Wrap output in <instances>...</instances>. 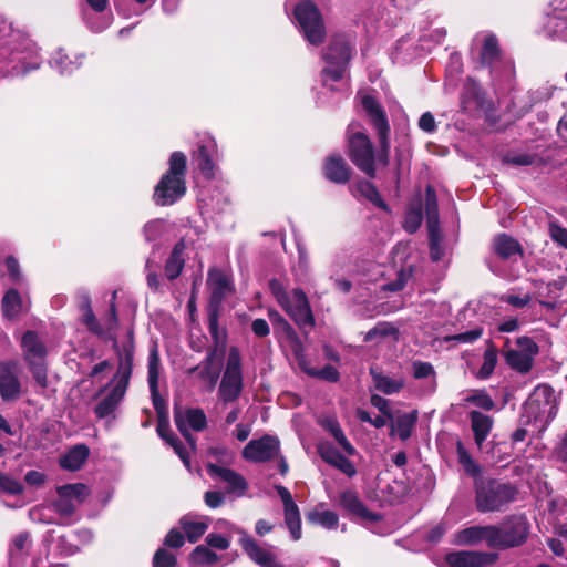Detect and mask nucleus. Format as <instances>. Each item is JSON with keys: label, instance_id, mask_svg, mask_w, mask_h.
I'll return each instance as SVG.
<instances>
[{"label": "nucleus", "instance_id": "nucleus-1", "mask_svg": "<svg viewBox=\"0 0 567 567\" xmlns=\"http://www.w3.org/2000/svg\"><path fill=\"white\" fill-rule=\"evenodd\" d=\"M185 155L181 152L173 153L169 159V171L155 188L154 199L156 204L162 206L172 205L185 194Z\"/></svg>", "mask_w": 567, "mask_h": 567}, {"label": "nucleus", "instance_id": "nucleus-2", "mask_svg": "<svg viewBox=\"0 0 567 567\" xmlns=\"http://www.w3.org/2000/svg\"><path fill=\"white\" fill-rule=\"evenodd\" d=\"M270 290L277 302L300 328L315 324L308 298L301 289L286 291L280 282L272 280Z\"/></svg>", "mask_w": 567, "mask_h": 567}, {"label": "nucleus", "instance_id": "nucleus-3", "mask_svg": "<svg viewBox=\"0 0 567 567\" xmlns=\"http://www.w3.org/2000/svg\"><path fill=\"white\" fill-rule=\"evenodd\" d=\"M352 47L348 38L343 35L334 37L323 51L322 58L326 66L321 72L322 82L328 85L330 81H340L351 59Z\"/></svg>", "mask_w": 567, "mask_h": 567}, {"label": "nucleus", "instance_id": "nucleus-4", "mask_svg": "<svg viewBox=\"0 0 567 567\" xmlns=\"http://www.w3.org/2000/svg\"><path fill=\"white\" fill-rule=\"evenodd\" d=\"M557 413V403L554 390L548 385H538L524 404V415L529 422L534 421L542 426L548 424Z\"/></svg>", "mask_w": 567, "mask_h": 567}, {"label": "nucleus", "instance_id": "nucleus-5", "mask_svg": "<svg viewBox=\"0 0 567 567\" xmlns=\"http://www.w3.org/2000/svg\"><path fill=\"white\" fill-rule=\"evenodd\" d=\"M355 125H350L349 127V156L352 163L365 173L369 177L375 176V162H379L381 165L385 166L382 162L379 161V155L377 157L373 153V147L370 138L367 134L360 131H354Z\"/></svg>", "mask_w": 567, "mask_h": 567}, {"label": "nucleus", "instance_id": "nucleus-6", "mask_svg": "<svg viewBox=\"0 0 567 567\" xmlns=\"http://www.w3.org/2000/svg\"><path fill=\"white\" fill-rule=\"evenodd\" d=\"M133 353L127 350L125 360L121 362L117 373L111 382V390L107 395L96 405L95 413L103 419L110 415L123 399L132 371Z\"/></svg>", "mask_w": 567, "mask_h": 567}, {"label": "nucleus", "instance_id": "nucleus-7", "mask_svg": "<svg viewBox=\"0 0 567 567\" xmlns=\"http://www.w3.org/2000/svg\"><path fill=\"white\" fill-rule=\"evenodd\" d=\"M244 388L241 359L237 348L231 347L228 352L226 368L218 389V398L224 403L236 401Z\"/></svg>", "mask_w": 567, "mask_h": 567}, {"label": "nucleus", "instance_id": "nucleus-8", "mask_svg": "<svg viewBox=\"0 0 567 567\" xmlns=\"http://www.w3.org/2000/svg\"><path fill=\"white\" fill-rule=\"evenodd\" d=\"M293 13L307 41L312 45H320L326 38V28L317 6L306 0L297 4Z\"/></svg>", "mask_w": 567, "mask_h": 567}, {"label": "nucleus", "instance_id": "nucleus-9", "mask_svg": "<svg viewBox=\"0 0 567 567\" xmlns=\"http://www.w3.org/2000/svg\"><path fill=\"white\" fill-rule=\"evenodd\" d=\"M21 348L23 358L29 364L37 383L41 388H45L48 385V375L44 362L47 355L44 343L39 339L35 332L27 331L21 338Z\"/></svg>", "mask_w": 567, "mask_h": 567}, {"label": "nucleus", "instance_id": "nucleus-10", "mask_svg": "<svg viewBox=\"0 0 567 567\" xmlns=\"http://www.w3.org/2000/svg\"><path fill=\"white\" fill-rule=\"evenodd\" d=\"M528 522L524 516H512L499 526H493L492 548L506 549L525 543L528 536Z\"/></svg>", "mask_w": 567, "mask_h": 567}, {"label": "nucleus", "instance_id": "nucleus-11", "mask_svg": "<svg viewBox=\"0 0 567 567\" xmlns=\"http://www.w3.org/2000/svg\"><path fill=\"white\" fill-rule=\"evenodd\" d=\"M513 496L511 486L496 481L484 482L476 488V506L480 512L499 511Z\"/></svg>", "mask_w": 567, "mask_h": 567}, {"label": "nucleus", "instance_id": "nucleus-12", "mask_svg": "<svg viewBox=\"0 0 567 567\" xmlns=\"http://www.w3.org/2000/svg\"><path fill=\"white\" fill-rule=\"evenodd\" d=\"M362 106L367 114L370 116L371 123L379 135V161L382 162L384 165H388L390 152V126L385 113L380 109L378 102L372 96L369 95L363 96Z\"/></svg>", "mask_w": 567, "mask_h": 567}, {"label": "nucleus", "instance_id": "nucleus-13", "mask_svg": "<svg viewBox=\"0 0 567 567\" xmlns=\"http://www.w3.org/2000/svg\"><path fill=\"white\" fill-rule=\"evenodd\" d=\"M517 349H511L505 353L506 363L514 370L520 373H527L537 355L539 348L528 337H520L517 339Z\"/></svg>", "mask_w": 567, "mask_h": 567}, {"label": "nucleus", "instance_id": "nucleus-14", "mask_svg": "<svg viewBox=\"0 0 567 567\" xmlns=\"http://www.w3.org/2000/svg\"><path fill=\"white\" fill-rule=\"evenodd\" d=\"M279 440L271 435H264L260 439L251 440L243 450V457L246 461L262 463L272 460L279 454Z\"/></svg>", "mask_w": 567, "mask_h": 567}, {"label": "nucleus", "instance_id": "nucleus-15", "mask_svg": "<svg viewBox=\"0 0 567 567\" xmlns=\"http://www.w3.org/2000/svg\"><path fill=\"white\" fill-rule=\"evenodd\" d=\"M59 499L54 503L55 511L63 515H71L75 508L89 496L86 485L66 484L56 488Z\"/></svg>", "mask_w": 567, "mask_h": 567}, {"label": "nucleus", "instance_id": "nucleus-16", "mask_svg": "<svg viewBox=\"0 0 567 567\" xmlns=\"http://www.w3.org/2000/svg\"><path fill=\"white\" fill-rule=\"evenodd\" d=\"M21 395V383L17 375V363L0 362V396L3 401H14Z\"/></svg>", "mask_w": 567, "mask_h": 567}, {"label": "nucleus", "instance_id": "nucleus-17", "mask_svg": "<svg viewBox=\"0 0 567 567\" xmlns=\"http://www.w3.org/2000/svg\"><path fill=\"white\" fill-rule=\"evenodd\" d=\"M175 423L182 435L194 447L195 443L189 434V429L194 431H203L207 425V419L202 409H188L184 412L175 413Z\"/></svg>", "mask_w": 567, "mask_h": 567}, {"label": "nucleus", "instance_id": "nucleus-18", "mask_svg": "<svg viewBox=\"0 0 567 567\" xmlns=\"http://www.w3.org/2000/svg\"><path fill=\"white\" fill-rule=\"evenodd\" d=\"M497 555L484 551H456L446 557L450 567H485L494 564Z\"/></svg>", "mask_w": 567, "mask_h": 567}, {"label": "nucleus", "instance_id": "nucleus-19", "mask_svg": "<svg viewBox=\"0 0 567 567\" xmlns=\"http://www.w3.org/2000/svg\"><path fill=\"white\" fill-rule=\"evenodd\" d=\"M194 372L197 373L203 389L207 392H212L220 374V360L217 358L216 351L210 352L199 365L189 370V373Z\"/></svg>", "mask_w": 567, "mask_h": 567}, {"label": "nucleus", "instance_id": "nucleus-20", "mask_svg": "<svg viewBox=\"0 0 567 567\" xmlns=\"http://www.w3.org/2000/svg\"><path fill=\"white\" fill-rule=\"evenodd\" d=\"M318 453L321 458L329 465L336 467L349 477L357 474V468L348 457L340 453L330 442H320L318 444Z\"/></svg>", "mask_w": 567, "mask_h": 567}, {"label": "nucleus", "instance_id": "nucleus-21", "mask_svg": "<svg viewBox=\"0 0 567 567\" xmlns=\"http://www.w3.org/2000/svg\"><path fill=\"white\" fill-rule=\"evenodd\" d=\"M208 473L215 478H219L227 484L228 493L243 495L247 489V482L239 473L224 466L209 463L207 465Z\"/></svg>", "mask_w": 567, "mask_h": 567}, {"label": "nucleus", "instance_id": "nucleus-22", "mask_svg": "<svg viewBox=\"0 0 567 567\" xmlns=\"http://www.w3.org/2000/svg\"><path fill=\"white\" fill-rule=\"evenodd\" d=\"M493 533V525L471 526L457 532L454 543L460 546H474L485 542L492 548Z\"/></svg>", "mask_w": 567, "mask_h": 567}, {"label": "nucleus", "instance_id": "nucleus-23", "mask_svg": "<svg viewBox=\"0 0 567 567\" xmlns=\"http://www.w3.org/2000/svg\"><path fill=\"white\" fill-rule=\"evenodd\" d=\"M239 542L243 549L256 564L262 567H281L277 561L276 555L260 547L250 536L243 535Z\"/></svg>", "mask_w": 567, "mask_h": 567}, {"label": "nucleus", "instance_id": "nucleus-24", "mask_svg": "<svg viewBox=\"0 0 567 567\" xmlns=\"http://www.w3.org/2000/svg\"><path fill=\"white\" fill-rule=\"evenodd\" d=\"M324 176L338 184H344L350 178V167L339 155L329 156L323 166Z\"/></svg>", "mask_w": 567, "mask_h": 567}, {"label": "nucleus", "instance_id": "nucleus-25", "mask_svg": "<svg viewBox=\"0 0 567 567\" xmlns=\"http://www.w3.org/2000/svg\"><path fill=\"white\" fill-rule=\"evenodd\" d=\"M370 374L372 377L374 388L388 395L399 393L404 386V380L402 378H392L384 374L378 368H371Z\"/></svg>", "mask_w": 567, "mask_h": 567}, {"label": "nucleus", "instance_id": "nucleus-26", "mask_svg": "<svg viewBox=\"0 0 567 567\" xmlns=\"http://www.w3.org/2000/svg\"><path fill=\"white\" fill-rule=\"evenodd\" d=\"M207 282L212 290V301L215 303H219L231 290L227 275L215 268L209 270Z\"/></svg>", "mask_w": 567, "mask_h": 567}, {"label": "nucleus", "instance_id": "nucleus-27", "mask_svg": "<svg viewBox=\"0 0 567 567\" xmlns=\"http://www.w3.org/2000/svg\"><path fill=\"white\" fill-rule=\"evenodd\" d=\"M492 246L494 252L503 259H508L514 255H522L519 243L506 234L497 235L493 239Z\"/></svg>", "mask_w": 567, "mask_h": 567}, {"label": "nucleus", "instance_id": "nucleus-28", "mask_svg": "<svg viewBox=\"0 0 567 567\" xmlns=\"http://www.w3.org/2000/svg\"><path fill=\"white\" fill-rule=\"evenodd\" d=\"M470 417L475 442L481 447L491 432L493 420L491 416L478 411L471 412Z\"/></svg>", "mask_w": 567, "mask_h": 567}, {"label": "nucleus", "instance_id": "nucleus-29", "mask_svg": "<svg viewBox=\"0 0 567 567\" xmlns=\"http://www.w3.org/2000/svg\"><path fill=\"white\" fill-rule=\"evenodd\" d=\"M185 248H186L185 243L183 240L178 241L174 246L172 254L166 261L165 275L169 280L176 279L181 275V272L184 268L185 260H184L183 255H184Z\"/></svg>", "mask_w": 567, "mask_h": 567}, {"label": "nucleus", "instance_id": "nucleus-30", "mask_svg": "<svg viewBox=\"0 0 567 567\" xmlns=\"http://www.w3.org/2000/svg\"><path fill=\"white\" fill-rule=\"evenodd\" d=\"M85 445H75L60 458V465L68 471H78L89 457Z\"/></svg>", "mask_w": 567, "mask_h": 567}, {"label": "nucleus", "instance_id": "nucleus-31", "mask_svg": "<svg viewBox=\"0 0 567 567\" xmlns=\"http://www.w3.org/2000/svg\"><path fill=\"white\" fill-rule=\"evenodd\" d=\"M558 10L554 17L549 19L548 28L561 40L567 41V0H556Z\"/></svg>", "mask_w": 567, "mask_h": 567}, {"label": "nucleus", "instance_id": "nucleus-32", "mask_svg": "<svg viewBox=\"0 0 567 567\" xmlns=\"http://www.w3.org/2000/svg\"><path fill=\"white\" fill-rule=\"evenodd\" d=\"M159 355L156 347H153L148 355V385L154 400V405L158 409V377H159Z\"/></svg>", "mask_w": 567, "mask_h": 567}, {"label": "nucleus", "instance_id": "nucleus-33", "mask_svg": "<svg viewBox=\"0 0 567 567\" xmlns=\"http://www.w3.org/2000/svg\"><path fill=\"white\" fill-rule=\"evenodd\" d=\"M425 214L427 230L429 233H434L440 228L439 208L435 190L430 185L426 187L425 194Z\"/></svg>", "mask_w": 567, "mask_h": 567}, {"label": "nucleus", "instance_id": "nucleus-34", "mask_svg": "<svg viewBox=\"0 0 567 567\" xmlns=\"http://www.w3.org/2000/svg\"><path fill=\"white\" fill-rule=\"evenodd\" d=\"M340 505L348 512L360 516L369 517V512L359 498L358 494L352 491H344L340 495Z\"/></svg>", "mask_w": 567, "mask_h": 567}, {"label": "nucleus", "instance_id": "nucleus-35", "mask_svg": "<svg viewBox=\"0 0 567 567\" xmlns=\"http://www.w3.org/2000/svg\"><path fill=\"white\" fill-rule=\"evenodd\" d=\"M416 420L417 413L415 411L401 414L394 421L393 431L402 441H405L411 436Z\"/></svg>", "mask_w": 567, "mask_h": 567}, {"label": "nucleus", "instance_id": "nucleus-36", "mask_svg": "<svg viewBox=\"0 0 567 567\" xmlns=\"http://www.w3.org/2000/svg\"><path fill=\"white\" fill-rule=\"evenodd\" d=\"M285 523L290 530L293 540L301 537V520L299 508L296 503L284 506Z\"/></svg>", "mask_w": 567, "mask_h": 567}, {"label": "nucleus", "instance_id": "nucleus-37", "mask_svg": "<svg viewBox=\"0 0 567 567\" xmlns=\"http://www.w3.org/2000/svg\"><path fill=\"white\" fill-rule=\"evenodd\" d=\"M23 310L19 292L14 289L7 291L2 299V311L7 318H16Z\"/></svg>", "mask_w": 567, "mask_h": 567}, {"label": "nucleus", "instance_id": "nucleus-38", "mask_svg": "<svg viewBox=\"0 0 567 567\" xmlns=\"http://www.w3.org/2000/svg\"><path fill=\"white\" fill-rule=\"evenodd\" d=\"M157 432L159 436L174 449L175 453L181 457L185 466L189 467L188 456L182 442H179L178 439L171 432L168 426L159 422L157 425Z\"/></svg>", "mask_w": 567, "mask_h": 567}, {"label": "nucleus", "instance_id": "nucleus-39", "mask_svg": "<svg viewBox=\"0 0 567 567\" xmlns=\"http://www.w3.org/2000/svg\"><path fill=\"white\" fill-rule=\"evenodd\" d=\"M181 526L190 543L197 542L208 528L207 523L203 520H193L189 517H183L181 519Z\"/></svg>", "mask_w": 567, "mask_h": 567}, {"label": "nucleus", "instance_id": "nucleus-40", "mask_svg": "<svg viewBox=\"0 0 567 567\" xmlns=\"http://www.w3.org/2000/svg\"><path fill=\"white\" fill-rule=\"evenodd\" d=\"M307 519L327 529H333L338 525V515L332 511H312L307 514Z\"/></svg>", "mask_w": 567, "mask_h": 567}, {"label": "nucleus", "instance_id": "nucleus-41", "mask_svg": "<svg viewBox=\"0 0 567 567\" xmlns=\"http://www.w3.org/2000/svg\"><path fill=\"white\" fill-rule=\"evenodd\" d=\"M484 362L477 372V378L487 379L493 373L497 363V350L494 346H488L484 352Z\"/></svg>", "mask_w": 567, "mask_h": 567}, {"label": "nucleus", "instance_id": "nucleus-42", "mask_svg": "<svg viewBox=\"0 0 567 567\" xmlns=\"http://www.w3.org/2000/svg\"><path fill=\"white\" fill-rule=\"evenodd\" d=\"M81 309L83 312L82 313V322L87 327V329L95 334H99V336L103 334L104 331H103L101 324L99 323L95 315L93 313L89 298H84V300L81 305Z\"/></svg>", "mask_w": 567, "mask_h": 567}, {"label": "nucleus", "instance_id": "nucleus-43", "mask_svg": "<svg viewBox=\"0 0 567 567\" xmlns=\"http://www.w3.org/2000/svg\"><path fill=\"white\" fill-rule=\"evenodd\" d=\"M190 558L197 566H213L218 561V556L205 546H197L193 550Z\"/></svg>", "mask_w": 567, "mask_h": 567}, {"label": "nucleus", "instance_id": "nucleus-44", "mask_svg": "<svg viewBox=\"0 0 567 567\" xmlns=\"http://www.w3.org/2000/svg\"><path fill=\"white\" fill-rule=\"evenodd\" d=\"M357 189L362 196H364L367 199H369L375 206H378L382 209H388L386 204L383 202L378 189L375 188V186L372 183L367 182V181L360 182V183H358Z\"/></svg>", "mask_w": 567, "mask_h": 567}, {"label": "nucleus", "instance_id": "nucleus-45", "mask_svg": "<svg viewBox=\"0 0 567 567\" xmlns=\"http://www.w3.org/2000/svg\"><path fill=\"white\" fill-rule=\"evenodd\" d=\"M498 56L497 40L494 35H486L484 40L481 60L483 64H492Z\"/></svg>", "mask_w": 567, "mask_h": 567}, {"label": "nucleus", "instance_id": "nucleus-46", "mask_svg": "<svg viewBox=\"0 0 567 567\" xmlns=\"http://www.w3.org/2000/svg\"><path fill=\"white\" fill-rule=\"evenodd\" d=\"M422 224V209L421 205L416 204L414 206H411L405 215L404 219V228L409 233H414L419 229V227Z\"/></svg>", "mask_w": 567, "mask_h": 567}, {"label": "nucleus", "instance_id": "nucleus-47", "mask_svg": "<svg viewBox=\"0 0 567 567\" xmlns=\"http://www.w3.org/2000/svg\"><path fill=\"white\" fill-rule=\"evenodd\" d=\"M23 491V485L10 477L7 474H0V492L8 493L10 495L21 494Z\"/></svg>", "mask_w": 567, "mask_h": 567}, {"label": "nucleus", "instance_id": "nucleus-48", "mask_svg": "<svg viewBox=\"0 0 567 567\" xmlns=\"http://www.w3.org/2000/svg\"><path fill=\"white\" fill-rule=\"evenodd\" d=\"M482 333H483V329L476 327L466 332L449 336L445 338V341H457L461 343H473L478 338H481Z\"/></svg>", "mask_w": 567, "mask_h": 567}, {"label": "nucleus", "instance_id": "nucleus-49", "mask_svg": "<svg viewBox=\"0 0 567 567\" xmlns=\"http://www.w3.org/2000/svg\"><path fill=\"white\" fill-rule=\"evenodd\" d=\"M165 223L162 219H155L144 226L145 238L148 241L156 240L164 231Z\"/></svg>", "mask_w": 567, "mask_h": 567}, {"label": "nucleus", "instance_id": "nucleus-50", "mask_svg": "<svg viewBox=\"0 0 567 567\" xmlns=\"http://www.w3.org/2000/svg\"><path fill=\"white\" fill-rule=\"evenodd\" d=\"M330 434L333 436L346 455L352 456L357 453L354 446L349 442L340 425Z\"/></svg>", "mask_w": 567, "mask_h": 567}, {"label": "nucleus", "instance_id": "nucleus-51", "mask_svg": "<svg viewBox=\"0 0 567 567\" xmlns=\"http://www.w3.org/2000/svg\"><path fill=\"white\" fill-rule=\"evenodd\" d=\"M330 434L333 436L346 455L352 456L357 453L354 446L349 442L340 425Z\"/></svg>", "mask_w": 567, "mask_h": 567}, {"label": "nucleus", "instance_id": "nucleus-52", "mask_svg": "<svg viewBox=\"0 0 567 567\" xmlns=\"http://www.w3.org/2000/svg\"><path fill=\"white\" fill-rule=\"evenodd\" d=\"M198 166L200 171L206 174L207 176L213 175V162L209 157L208 147L206 145H200L198 147Z\"/></svg>", "mask_w": 567, "mask_h": 567}, {"label": "nucleus", "instance_id": "nucleus-53", "mask_svg": "<svg viewBox=\"0 0 567 567\" xmlns=\"http://www.w3.org/2000/svg\"><path fill=\"white\" fill-rule=\"evenodd\" d=\"M53 66L59 70L61 74L71 73L78 66L74 62L69 60V56L63 54L61 51L53 58Z\"/></svg>", "mask_w": 567, "mask_h": 567}, {"label": "nucleus", "instance_id": "nucleus-54", "mask_svg": "<svg viewBox=\"0 0 567 567\" xmlns=\"http://www.w3.org/2000/svg\"><path fill=\"white\" fill-rule=\"evenodd\" d=\"M393 333H395V329L390 323L381 322L367 332L364 341H372L377 337H385Z\"/></svg>", "mask_w": 567, "mask_h": 567}, {"label": "nucleus", "instance_id": "nucleus-55", "mask_svg": "<svg viewBox=\"0 0 567 567\" xmlns=\"http://www.w3.org/2000/svg\"><path fill=\"white\" fill-rule=\"evenodd\" d=\"M153 565L154 567H176V557L165 549H158L154 555Z\"/></svg>", "mask_w": 567, "mask_h": 567}, {"label": "nucleus", "instance_id": "nucleus-56", "mask_svg": "<svg viewBox=\"0 0 567 567\" xmlns=\"http://www.w3.org/2000/svg\"><path fill=\"white\" fill-rule=\"evenodd\" d=\"M549 236L556 244L567 249V228H564L556 223H550Z\"/></svg>", "mask_w": 567, "mask_h": 567}, {"label": "nucleus", "instance_id": "nucleus-57", "mask_svg": "<svg viewBox=\"0 0 567 567\" xmlns=\"http://www.w3.org/2000/svg\"><path fill=\"white\" fill-rule=\"evenodd\" d=\"M466 401L471 402L484 410H492L494 408V402L491 399V396L482 391H477V392L473 393L472 395H470L466 399Z\"/></svg>", "mask_w": 567, "mask_h": 567}, {"label": "nucleus", "instance_id": "nucleus-58", "mask_svg": "<svg viewBox=\"0 0 567 567\" xmlns=\"http://www.w3.org/2000/svg\"><path fill=\"white\" fill-rule=\"evenodd\" d=\"M502 300L509 303L511 306L515 308H524L527 306L532 298L529 293H523V295H515V293H507L502 297Z\"/></svg>", "mask_w": 567, "mask_h": 567}, {"label": "nucleus", "instance_id": "nucleus-59", "mask_svg": "<svg viewBox=\"0 0 567 567\" xmlns=\"http://www.w3.org/2000/svg\"><path fill=\"white\" fill-rule=\"evenodd\" d=\"M412 367L413 375L416 379H424L434 374L433 365L429 362L415 361Z\"/></svg>", "mask_w": 567, "mask_h": 567}, {"label": "nucleus", "instance_id": "nucleus-60", "mask_svg": "<svg viewBox=\"0 0 567 567\" xmlns=\"http://www.w3.org/2000/svg\"><path fill=\"white\" fill-rule=\"evenodd\" d=\"M430 237V254L431 258L434 261H437L442 257V249L440 246V228L434 233H429Z\"/></svg>", "mask_w": 567, "mask_h": 567}, {"label": "nucleus", "instance_id": "nucleus-61", "mask_svg": "<svg viewBox=\"0 0 567 567\" xmlns=\"http://www.w3.org/2000/svg\"><path fill=\"white\" fill-rule=\"evenodd\" d=\"M206 543L214 548L225 550L229 547V539L215 533H210L206 537Z\"/></svg>", "mask_w": 567, "mask_h": 567}, {"label": "nucleus", "instance_id": "nucleus-62", "mask_svg": "<svg viewBox=\"0 0 567 567\" xmlns=\"http://www.w3.org/2000/svg\"><path fill=\"white\" fill-rule=\"evenodd\" d=\"M30 545L29 535L27 533L19 534L12 543L11 554L19 555L23 553Z\"/></svg>", "mask_w": 567, "mask_h": 567}, {"label": "nucleus", "instance_id": "nucleus-63", "mask_svg": "<svg viewBox=\"0 0 567 567\" xmlns=\"http://www.w3.org/2000/svg\"><path fill=\"white\" fill-rule=\"evenodd\" d=\"M460 462L464 466L465 471L472 475L478 473V467L471 456L460 446L458 447Z\"/></svg>", "mask_w": 567, "mask_h": 567}, {"label": "nucleus", "instance_id": "nucleus-64", "mask_svg": "<svg viewBox=\"0 0 567 567\" xmlns=\"http://www.w3.org/2000/svg\"><path fill=\"white\" fill-rule=\"evenodd\" d=\"M371 404L373 406H375L383 415L391 417L390 403L386 399H384L378 394H372L371 395Z\"/></svg>", "mask_w": 567, "mask_h": 567}]
</instances>
